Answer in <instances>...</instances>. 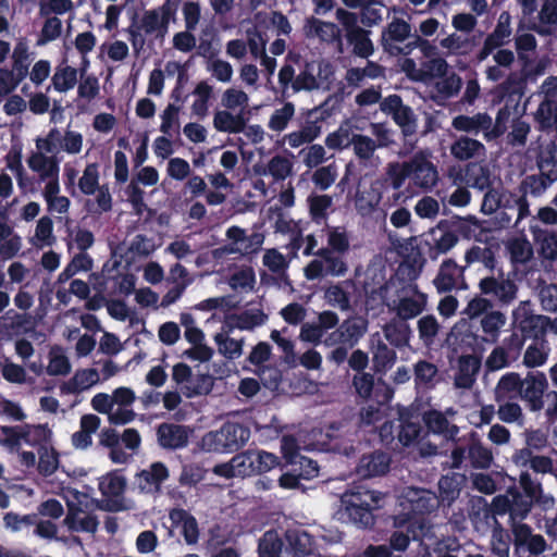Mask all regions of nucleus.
<instances>
[{
  "label": "nucleus",
  "instance_id": "b1692460",
  "mask_svg": "<svg viewBox=\"0 0 557 557\" xmlns=\"http://www.w3.org/2000/svg\"><path fill=\"white\" fill-rule=\"evenodd\" d=\"M389 468V458L383 453H373L364 455L357 468V474L363 479H370L373 476L382 475L387 472Z\"/></svg>",
  "mask_w": 557,
  "mask_h": 557
},
{
  "label": "nucleus",
  "instance_id": "423d86ee",
  "mask_svg": "<svg viewBox=\"0 0 557 557\" xmlns=\"http://www.w3.org/2000/svg\"><path fill=\"white\" fill-rule=\"evenodd\" d=\"M399 515L395 517V525L403 527L407 522L412 527V516L432 511L438 505V498L430 491L406 487L398 495Z\"/></svg>",
  "mask_w": 557,
  "mask_h": 557
},
{
  "label": "nucleus",
  "instance_id": "052dcab7",
  "mask_svg": "<svg viewBox=\"0 0 557 557\" xmlns=\"http://www.w3.org/2000/svg\"><path fill=\"white\" fill-rule=\"evenodd\" d=\"M557 22V0H544L540 11V25L537 33L546 35Z\"/></svg>",
  "mask_w": 557,
  "mask_h": 557
},
{
  "label": "nucleus",
  "instance_id": "58836bf2",
  "mask_svg": "<svg viewBox=\"0 0 557 557\" xmlns=\"http://www.w3.org/2000/svg\"><path fill=\"white\" fill-rule=\"evenodd\" d=\"M535 121L541 129L554 131L557 133V102L544 99L534 114Z\"/></svg>",
  "mask_w": 557,
  "mask_h": 557
},
{
  "label": "nucleus",
  "instance_id": "a18cd8bd",
  "mask_svg": "<svg viewBox=\"0 0 557 557\" xmlns=\"http://www.w3.org/2000/svg\"><path fill=\"white\" fill-rule=\"evenodd\" d=\"M424 421L430 431L435 434H442L446 438L454 437L458 429L449 423L445 416L438 411H431L424 416Z\"/></svg>",
  "mask_w": 557,
  "mask_h": 557
},
{
  "label": "nucleus",
  "instance_id": "8fccbe9b",
  "mask_svg": "<svg viewBox=\"0 0 557 557\" xmlns=\"http://www.w3.org/2000/svg\"><path fill=\"white\" fill-rule=\"evenodd\" d=\"M249 102L248 95L235 87L227 88L221 97V104L231 111H237V113L243 114L244 110L247 108Z\"/></svg>",
  "mask_w": 557,
  "mask_h": 557
},
{
  "label": "nucleus",
  "instance_id": "412c9836",
  "mask_svg": "<svg viewBox=\"0 0 557 557\" xmlns=\"http://www.w3.org/2000/svg\"><path fill=\"white\" fill-rule=\"evenodd\" d=\"M382 110L393 114L394 121L403 128L405 134H412L416 129V120L409 107L403 104L400 97L393 95L384 99Z\"/></svg>",
  "mask_w": 557,
  "mask_h": 557
},
{
  "label": "nucleus",
  "instance_id": "0eeeda50",
  "mask_svg": "<svg viewBox=\"0 0 557 557\" xmlns=\"http://www.w3.org/2000/svg\"><path fill=\"white\" fill-rule=\"evenodd\" d=\"M51 435V430L44 424L2 426L0 429V443L11 449L18 447L22 443L42 447L48 446Z\"/></svg>",
  "mask_w": 557,
  "mask_h": 557
},
{
  "label": "nucleus",
  "instance_id": "a19ab883",
  "mask_svg": "<svg viewBox=\"0 0 557 557\" xmlns=\"http://www.w3.org/2000/svg\"><path fill=\"white\" fill-rule=\"evenodd\" d=\"M346 36L348 42L354 48V53L358 57L368 58L373 53L374 47L369 38V32L360 27H352Z\"/></svg>",
  "mask_w": 557,
  "mask_h": 557
},
{
  "label": "nucleus",
  "instance_id": "a211bd4d",
  "mask_svg": "<svg viewBox=\"0 0 557 557\" xmlns=\"http://www.w3.org/2000/svg\"><path fill=\"white\" fill-rule=\"evenodd\" d=\"M512 534L516 552L525 548L532 555H540L547 548L545 539L541 534H534L528 524L515 523Z\"/></svg>",
  "mask_w": 557,
  "mask_h": 557
},
{
  "label": "nucleus",
  "instance_id": "9b49d317",
  "mask_svg": "<svg viewBox=\"0 0 557 557\" xmlns=\"http://www.w3.org/2000/svg\"><path fill=\"white\" fill-rule=\"evenodd\" d=\"M430 158V153L419 152L408 161L410 182L423 189H431L438 181L437 169Z\"/></svg>",
  "mask_w": 557,
  "mask_h": 557
},
{
  "label": "nucleus",
  "instance_id": "4d7b16f0",
  "mask_svg": "<svg viewBox=\"0 0 557 557\" xmlns=\"http://www.w3.org/2000/svg\"><path fill=\"white\" fill-rule=\"evenodd\" d=\"M63 24L62 21L57 16L48 17L36 40L37 47H44L49 42L57 40L62 34Z\"/></svg>",
  "mask_w": 557,
  "mask_h": 557
},
{
  "label": "nucleus",
  "instance_id": "37998d69",
  "mask_svg": "<svg viewBox=\"0 0 557 557\" xmlns=\"http://www.w3.org/2000/svg\"><path fill=\"white\" fill-rule=\"evenodd\" d=\"M97 45V37L91 32H83L76 35L74 39V47L81 55L79 71L86 73L90 66L88 54L95 49Z\"/></svg>",
  "mask_w": 557,
  "mask_h": 557
},
{
  "label": "nucleus",
  "instance_id": "f3484780",
  "mask_svg": "<svg viewBox=\"0 0 557 557\" xmlns=\"http://www.w3.org/2000/svg\"><path fill=\"white\" fill-rule=\"evenodd\" d=\"M28 168L38 175L40 182L52 184L59 182V161L53 156L32 152L27 159Z\"/></svg>",
  "mask_w": 557,
  "mask_h": 557
},
{
  "label": "nucleus",
  "instance_id": "1a4fd4ad",
  "mask_svg": "<svg viewBox=\"0 0 557 557\" xmlns=\"http://www.w3.org/2000/svg\"><path fill=\"white\" fill-rule=\"evenodd\" d=\"M176 5L168 0L161 7L146 11L137 25L139 30L154 39H163L169 32L171 21L174 20Z\"/></svg>",
  "mask_w": 557,
  "mask_h": 557
},
{
  "label": "nucleus",
  "instance_id": "ea45409f",
  "mask_svg": "<svg viewBox=\"0 0 557 557\" xmlns=\"http://www.w3.org/2000/svg\"><path fill=\"white\" fill-rule=\"evenodd\" d=\"M522 379L518 373H506L500 377L495 387V398L500 401L507 398L520 396Z\"/></svg>",
  "mask_w": 557,
  "mask_h": 557
},
{
  "label": "nucleus",
  "instance_id": "4c0bfd02",
  "mask_svg": "<svg viewBox=\"0 0 557 557\" xmlns=\"http://www.w3.org/2000/svg\"><path fill=\"white\" fill-rule=\"evenodd\" d=\"M305 32L308 37H318L323 41H333L339 37V29L335 24L317 18L307 21Z\"/></svg>",
  "mask_w": 557,
  "mask_h": 557
},
{
  "label": "nucleus",
  "instance_id": "20e7f679",
  "mask_svg": "<svg viewBox=\"0 0 557 557\" xmlns=\"http://www.w3.org/2000/svg\"><path fill=\"white\" fill-rule=\"evenodd\" d=\"M61 496L67 506V513L63 520L67 530L71 532L95 533L99 521L91 512L95 507L94 499L88 494L73 487H63Z\"/></svg>",
  "mask_w": 557,
  "mask_h": 557
},
{
  "label": "nucleus",
  "instance_id": "2eb2a0df",
  "mask_svg": "<svg viewBox=\"0 0 557 557\" xmlns=\"http://www.w3.org/2000/svg\"><path fill=\"white\" fill-rule=\"evenodd\" d=\"M168 478V468L164 463L157 461L136 474L135 484L141 493L156 494Z\"/></svg>",
  "mask_w": 557,
  "mask_h": 557
},
{
  "label": "nucleus",
  "instance_id": "f257e3e1",
  "mask_svg": "<svg viewBox=\"0 0 557 557\" xmlns=\"http://www.w3.org/2000/svg\"><path fill=\"white\" fill-rule=\"evenodd\" d=\"M195 308L200 311H215L207 319L206 324L210 325L223 321L228 331L236 329L249 331L262 325L267 320V315L258 308L248 309L240 313H231L230 311L235 308L231 296L208 298L197 304Z\"/></svg>",
  "mask_w": 557,
  "mask_h": 557
},
{
  "label": "nucleus",
  "instance_id": "de8ad7c7",
  "mask_svg": "<svg viewBox=\"0 0 557 557\" xmlns=\"http://www.w3.org/2000/svg\"><path fill=\"white\" fill-rule=\"evenodd\" d=\"M53 242V223L50 218L42 216L37 222L30 244L36 248H44L51 246Z\"/></svg>",
  "mask_w": 557,
  "mask_h": 557
},
{
  "label": "nucleus",
  "instance_id": "09e8293b",
  "mask_svg": "<svg viewBox=\"0 0 557 557\" xmlns=\"http://www.w3.org/2000/svg\"><path fill=\"white\" fill-rule=\"evenodd\" d=\"M484 150V146L472 138L461 137L450 148L451 154L459 160H468L479 156Z\"/></svg>",
  "mask_w": 557,
  "mask_h": 557
},
{
  "label": "nucleus",
  "instance_id": "69168bd1",
  "mask_svg": "<svg viewBox=\"0 0 557 557\" xmlns=\"http://www.w3.org/2000/svg\"><path fill=\"white\" fill-rule=\"evenodd\" d=\"M295 114V108L292 103L287 102L282 108L276 109L269 120V128L275 132L284 131L288 122Z\"/></svg>",
  "mask_w": 557,
  "mask_h": 557
},
{
  "label": "nucleus",
  "instance_id": "0e129e2a",
  "mask_svg": "<svg viewBox=\"0 0 557 557\" xmlns=\"http://www.w3.org/2000/svg\"><path fill=\"white\" fill-rule=\"evenodd\" d=\"M255 474L269 472L280 466V458L265 450H252Z\"/></svg>",
  "mask_w": 557,
  "mask_h": 557
},
{
  "label": "nucleus",
  "instance_id": "c756f323",
  "mask_svg": "<svg viewBox=\"0 0 557 557\" xmlns=\"http://www.w3.org/2000/svg\"><path fill=\"white\" fill-rule=\"evenodd\" d=\"M231 332L223 324L221 331L213 336V341L221 355L227 359H237L243 354L244 342L243 339L230 337Z\"/></svg>",
  "mask_w": 557,
  "mask_h": 557
},
{
  "label": "nucleus",
  "instance_id": "393cba45",
  "mask_svg": "<svg viewBox=\"0 0 557 557\" xmlns=\"http://www.w3.org/2000/svg\"><path fill=\"white\" fill-rule=\"evenodd\" d=\"M170 519L183 535L186 544L195 545L199 540V528L195 517L183 509H174L170 512Z\"/></svg>",
  "mask_w": 557,
  "mask_h": 557
},
{
  "label": "nucleus",
  "instance_id": "6ab92c4d",
  "mask_svg": "<svg viewBox=\"0 0 557 557\" xmlns=\"http://www.w3.org/2000/svg\"><path fill=\"white\" fill-rule=\"evenodd\" d=\"M410 35V25L401 20H395L388 24L382 34V46L392 55L406 53L400 47Z\"/></svg>",
  "mask_w": 557,
  "mask_h": 557
},
{
  "label": "nucleus",
  "instance_id": "c85d7f7f",
  "mask_svg": "<svg viewBox=\"0 0 557 557\" xmlns=\"http://www.w3.org/2000/svg\"><path fill=\"white\" fill-rule=\"evenodd\" d=\"M481 362L474 356H463L459 359L458 372L455 376V385L459 388H470L479 372Z\"/></svg>",
  "mask_w": 557,
  "mask_h": 557
},
{
  "label": "nucleus",
  "instance_id": "5fc2aeb1",
  "mask_svg": "<svg viewBox=\"0 0 557 557\" xmlns=\"http://www.w3.org/2000/svg\"><path fill=\"white\" fill-rule=\"evenodd\" d=\"M49 361L46 371L49 375H66L71 371V363L60 347H53L49 351Z\"/></svg>",
  "mask_w": 557,
  "mask_h": 557
},
{
  "label": "nucleus",
  "instance_id": "5701e85b",
  "mask_svg": "<svg viewBox=\"0 0 557 557\" xmlns=\"http://www.w3.org/2000/svg\"><path fill=\"white\" fill-rule=\"evenodd\" d=\"M126 488V479L120 471H112L100 478L99 490L108 499L113 500L112 508L121 510L127 508L123 506L119 497Z\"/></svg>",
  "mask_w": 557,
  "mask_h": 557
},
{
  "label": "nucleus",
  "instance_id": "c9c22d12",
  "mask_svg": "<svg viewBox=\"0 0 557 557\" xmlns=\"http://www.w3.org/2000/svg\"><path fill=\"white\" fill-rule=\"evenodd\" d=\"M64 59L62 63L55 69L52 76V85L59 92H65L74 88L77 83L78 71L69 65Z\"/></svg>",
  "mask_w": 557,
  "mask_h": 557
},
{
  "label": "nucleus",
  "instance_id": "f8f14e48",
  "mask_svg": "<svg viewBox=\"0 0 557 557\" xmlns=\"http://www.w3.org/2000/svg\"><path fill=\"white\" fill-rule=\"evenodd\" d=\"M458 242L457 235L447 227L437 225L421 236L420 245L426 247V253L433 260L449 251Z\"/></svg>",
  "mask_w": 557,
  "mask_h": 557
},
{
  "label": "nucleus",
  "instance_id": "13d9d810",
  "mask_svg": "<svg viewBox=\"0 0 557 557\" xmlns=\"http://www.w3.org/2000/svg\"><path fill=\"white\" fill-rule=\"evenodd\" d=\"M341 326L348 344L354 346L366 334L368 330V321L360 317H354L345 320Z\"/></svg>",
  "mask_w": 557,
  "mask_h": 557
},
{
  "label": "nucleus",
  "instance_id": "864d4df0",
  "mask_svg": "<svg viewBox=\"0 0 557 557\" xmlns=\"http://www.w3.org/2000/svg\"><path fill=\"white\" fill-rule=\"evenodd\" d=\"M534 240L540 245V251L547 259L557 258V235L536 227L532 228Z\"/></svg>",
  "mask_w": 557,
  "mask_h": 557
},
{
  "label": "nucleus",
  "instance_id": "680f3d73",
  "mask_svg": "<svg viewBox=\"0 0 557 557\" xmlns=\"http://www.w3.org/2000/svg\"><path fill=\"white\" fill-rule=\"evenodd\" d=\"M511 35L510 15L503 12L499 15L495 30L486 38L488 47H500L504 45Z\"/></svg>",
  "mask_w": 557,
  "mask_h": 557
},
{
  "label": "nucleus",
  "instance_id": "bb28decb",
  "mask_svg": "<svg viewBox=\"0 0 557 557\" xmlns=\"http://www.w3.org/2000/svg\"><path fill=\"white\" fill-rule=\"evenodd\" d=\"M158 441L165 448H181L188 442V433L184 426L162 424L158 429Z\"/></svg>",
  "mask_w": 557,
  "mask_h": 557
},
{
  "label": "nucleus",
  "instance_id": "e433bc0d",
  "mask_svg": "<svg viewBox=\"0 0 557 557\" xmlns=\"http://www.w3.org/2000/svg\"><path fill=\"white\" fill-rule=\"evenodd\" d=\"M352 123L350 121H345L339 125V127L336 131L330 133L326 136V147L334 150H343L349 147L350 145H352V141L357 135L352 132Z\"/></svg>",
  "mask_w": 557,
  "mask_h": 557
},
{
  "label": "nucleus",
  "instance_id": "3c124183",
  "mask_svg": "<svg viewBox=\"0 0 557 557\" xmlns=\"http://www.w3.org/2000/svg\"><path fill=\"white\" fill-rule=\"evenodd\" d=\"M320 134L321 127L317 123H309L301 129L287 134L284 139L292 148H298L304 144L313 141Z\"/></svg>",
  "mask_w": 557,
  "mask_h": 557
},
{
  "label": "nucleus",
  "instance_id": "338daca9",
  "mask_svg": "<svg viewBox=\"0 0 557 557\" xmlns=\"http://www.w3.org/2000/svg\"><path fill=\"white\" fill-rule=\"evenodd\" d=\"M281 540L276 532H265L259 542V557H280Z\"/></svg>",
  "mask_w": 557,
  "mask_h": 557
},
{
  "label": "nucleus",
  "instance_id": "bf43d9fd",
  "mask_svg": "<svg viewBox=\"0 0 557 557\" xmlns=\"http://www.w3.org/2000/svg\"><path fill=\"white\" fill-rule=\"evenodd\" d=\"M78 188L84 195H91L99 187V165L97 163H88L82 176L78 178Z\"/></svg>",
  "mask_w": 557,
  "mask_h": 557
},
{
  "label": "nucleus",
  "instance_id": "72a5a7b5",
  "mask_svg": "<svg viewBox=\"0 0 557 557\" xmlns=\"http://www.w3.org/2000/svg\"><path fill=\"white\" fill-rule=\"evenodd\" d=\"M286 539L288 546L297 557L309 555L314 550V541L306 530H289Z\"/></svg>",
  "mask_w": 557,
  "mask_h": 557
},
{
  "label": "nucleus",
  "instance_id": "f03ea898",
  "mask_svg": "<svg viewBox=\"0 0 557 557\" xmlns=\"http://www.w3.org/2000/svg\"><path fill=\"white\" fill-rule=\"evenodd\" d=\"M385 495L377 491L358 488L351 490L342 495L341 516L349 522L367 528L373 521V511L384 505Z\"/></svg>",
  "mask_w": 557,
  "mask_h": 557
},
{
  "label": "nucleus",
  "instance_id": "aec40b11",
  "mask_svg": "<svg viewBox=\"0 0 557 557\" xmlns=\"http://www.w3.org/2000/svg\"><path fill=\"white\" fill-rule=\"evenodd\" d=\"M191 369L185 363H177L173 367L172 377L182 385L184 394L191 398L197 395L207 394L210 391L209 380L200 377L197 382L190 380Z\"/></svg>",
  "mask_w": 557,
  "mask_h": 557
},
{
  "label": "nucleus",
  "instance_id": "4be33fe9",
  "mask_svg": "<svg viewBox=\"0 0 557 557\" xmlns=\"http://www.w3.org/2000/svg\"><path fill=\"white\" fill-rule=\"evenodd\" d=\"M99 382L100 374L97 369H79L60 386V392L63 395L79 394L88 391Z\"/></svg>",
  "mask_w": 557,
  "mask_h": 557
},
{
  "label": "nucleus",
  "instance_id": "9d476101",
  "mask_svg": "<svg viewBox=\"0 0 557 557\" xmlns=\"http://www.w3.org/2000/svg\"><path fill=\"white\" fill-rule=\"evenodd\" d=\"M384 189L385 183L379 178L369 184L360 182L354 197L356 211L361 216H371L379 209Z\"/></svg>",
  "mask_w": 557,
  "mask_h": 557
},
{
  "label": "nucleus",
  "instance_id": "39448f33",
  "mask_svg": "<svg viewBox=\"0 0 557 557\" xmlns=\"http://www.w3.org/2000/svg\"><path fill=\"white\" fill-rule=\"evenodd\" d=\"M249 438V429L238 423L227 422L221 429L206 433L199 445L208 453L227 454L239 449Z\"/></svg>",
  "mask_w": 557,
  "mask_h": 557
},
{
  "label": "nucleus",
  "instance_id": "603ef678",
  "mask_svg": "<svg viewBox=\"0 0 557 557\" xmlns=\"http://www.w3.org/2000/svg\"><path fill=\"white\" fill-rule=\"evenodd\" d=\"M293 162L285 157L275 156L267 164L263 171H258L259 174H269L275 181H283L292 174Z\"/></svg>",
  "mask_w": 557,
  "mask_h": 557
},
{
  "label": "nucleus",
  "instance_id": "49530a36",
  "mask_svg": "<svg viewBox=\"0 0 557 557\" xmlns=\"http://www.w3.org/2000/svg\"><path fill=\"white\" fill-rule=\"evenodd\" d=\"M12 61L13 69L21 77H24L30 62L29 45L26 38L21 37L16 40L12 52Z\"/></svg>",
  "mask_w": 557,
  "mask_h": 557
},
{
  "label": "nucleus",
  "instance_id": "7c9ffc66",
  "mask_svg": "<svg viewBox=\"0 0 557 557\" xmlns=\"http://www.w3.org/2000/svg\"><path fill=\"white\" fill-rule=\"evenodd\" d=\"M60 183L46 184L42 189V197L47 203L48 211L63 214L70 209L71 201L67 197L60 195Z\"/></svg>",
  "mask_w": 557,
  "mask_h": 557
},
{
  "label": "nucleus",
  "instance_id": "6e6d98bb",
  "mask_svg": "<svg viewBox=\"0 0 557 557\" xmlns=\"http://www.w3.org/2000/svg\"><path fill=\"white\" fill-rule=\"evenodd\" d=\"M94 197L88 199L86 202V207L88 211L95 214H101L103 212H108L112 208V196L110 194L109 187L107 185H102L91 194Z\"/></svg>",
  "mask_w": 557,
  "mask_h": 557
},
{
  "label": "nucleus",
  "instance_id": "6e6552de",
  "mask_svg": "<svg viewBox=\"0 0 557 557\" xmlns=\"http://www.w3.org/2000/svg\"><path fill=\"white\" fill-rule=\"evenodd\" d=\"M226 243L214 250L215 257L226 255L248 256L257 252L264 242V236L261 233L255 232L247 234V232L239 226H231L225 233Z\"/></svg>",
  "mask_w": 557,
  "mask_h": 557
},
{
  "label": "nucleus",
  "instance_id": "7ed1b4c3",
  "mask_svg": "<svg viewBox=\"0 0 557 557\" xmlns=\"http://www.w3.org/2000/svg\"><path fill=\"white\" fill-rule=\"evenodd\" d=\"M136 393L127 386H120L112 393H97L90 400L91 408L106 414L109 423L116 425L128 424L135 420L136 413L133 405Z\"/></svg>",
  "mask_w": 557,
  "mask_h": 557
},
{
  "label": "nucleus",
  "instance_id": "774afa93",
  "mask_svg": "<svg viewBox=\"0 0 557 557\" xmlns=\"http://www.w3.org/2000/svg\"><path fill=\"white\" fill-rule=\"evenodd\" d=\"M317 69L314 62L308 63L305 70L295 79L294 88L296 90H312L319 88V77H315Z\"/></svg>",
  "mask_w": 557,
  "mask_h": 557
},
{
  "label": "nucleus",
  "instance_id": "dca6fc26",
  "mask_svg": "<svg viewBox=\"0 0 557 557\" xmlns=\"http://www.w3.org/2000/svg\"><path fill=\"white\" fill-rule=\"evenodd\" d=\"M425 305V297L416 289L409 287L403 289L398 301L387 302L391 310L395 311L400 319H412L420 314Z\"/></svg>",
  "mask_w": 557,
  "mask_h": 557
},
{
  "label": "nucleus",
  "instance_id": "c03bdc74",
  "mask_svg": "<svg viewBox=\"0 0 557 557\" xmlns=\"http://www.w3.org/2000/svg\"><path fill=\"white\" fill-rule=\"evenodd\" d=\"M462 483L463 476L458 473L443 476L438 482L440 500L448 505L454 502L459 495Z\"/></svg>",
  "mask_w": 557,
  "mask_h": 557
},
{
  "label": "nucleus",
  "instance_id": "e2e57ef3",
  "mask_svg": "<svg viewBox=\"0 0 557 557\" xmlns=\"http://www.w3.org/2000/svg\"><path fill=\"white\" fill-rule=\"evenodd\" d=\"M207 71L221 83H230L234 71L232 65L220 58H209L207 61Z\"/></svg>",
  "mask_w": 557,
  "mask_h": 557
},
{
  "label": "nucleus",
  "instance_id": "4468645a",
  "mask_svg": "<svg viewBox=\"0 0 557 557\" xmlns=\"http://www.w3.org/2000/svg\"><path fill=\"white\" fill-rule=\"evenodd\" d=\"M213 472L225 479L253 475L252 450L243 451L235 455L228 462L216 465L213 468Z\"/></svg>",
  "mask_w": 557,
  "mask_h": 557
},
{
  "label": "nucleus",
  "instance_id": "473e14b6",
  "mask_svg": "<svg viewBox=\"0 0 557 557\" xmlns=\"http://www.w3.org/2000/svg\"><path fill=\"white\" fill-rule=\"evenodd\" d=\"M230 287L238 293L253 292L257 284L256 273L252 268L243 265L236 268L227 280Z\"/></svg>",
  "mask_w": 557,
  "mask_h": 557
},
{
  "label": "nucleus",
  "instance_id": "f704fd0d",
  "mask_svg": "<svg viewBox=\"0 0 557 557\" xmlns=\"http://www.w3.org/2000/svg\"><path fill=\"white\" fill-rule=\"evenodd\" d=\"M492 125V119L485 113H478L473 116L459 115L453 120V126L461 132L479 133L487 131Z\"/></svg>",
  "mask_w": 557,
  "mask_h": 557
},
{
  "label": "nucleus",
  "instance_id": "79ce46f5",
  "mask_svg": "<svg viewBox=\"0 0 557 557\" xmlns=\"http://www.w3.org/2000/svg\"><path fill=\"white\" fill-rule=\"evenodd\" d=\"M22 248V238L7 224L0 223V257L10 259Z\"/></svg>",
  "mask_w": 557,
  "mask_h": 557
},
{
  "label": "nucleus",
  "instance_id": "2f4dec72",
  "mask_svg": "<svg viewBox=\"0 0 557 557\" xmlns=\"http://www.w3.org/2000/svg\"><path fill=\"white\" fill-rule=\"evenodd\" d=\"M231 110H220L213 116V126L219 132L236 134L244 131V117Z\"/></svg>",
  "mask_w": 557,
  "mask_h": 557
},
{
  "label": "nucleus",
  "instance_id": "ddd939ff",
  "mask_svg": "<svg viewBox=\"0 0 557 557\" xmlns=\"http://www.w3.org/2000/svg\"><path fill=\"white\" fill-rule=\"evenodd\" d=\"M547 385V379L542 372L530 373L522 380L520 397L529 404L531 411L543 408L542 398Z\"/></svg>",
  "mask_w": 557,
  "mask_h": 557
},
{
  "label": "nucleus",
  "instance_id": "cd10ccee",
  "mask_svg": "<svg viewBox=\"0 0 557 557\" xmlns=\"http://www.w3.org/2000/svg\"><path fill=\"white\" fill-rule=\"evenodd\" d=\"M480 289L483 294L495 295L503 302H509L516 297V286L508 280L483 278L480 282Z\"/></svg>",
  "mask_w": 557,
  "mask_h": 557
},
{
  "label": "nucleus",
  "instance_id": "a878e982",
  "mask_svg": "<svg viewBox=\"0 0 557 557\" xmlns=\"http://www.w3.org/2000/svg\"><path fill=\"white\" fill-rule=\"evenodd\" d=\"M461 277L462 269L455 261L448 259L441 264L433 283L440 293H445L454 289Z\"/></svg>",
  "mask_w": 557,
  "mask_h": 557
}]
</instances>
